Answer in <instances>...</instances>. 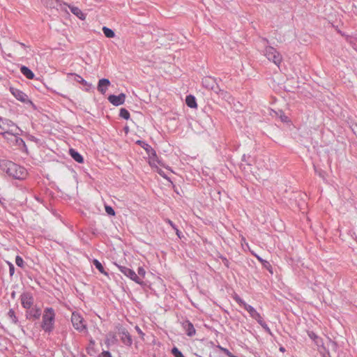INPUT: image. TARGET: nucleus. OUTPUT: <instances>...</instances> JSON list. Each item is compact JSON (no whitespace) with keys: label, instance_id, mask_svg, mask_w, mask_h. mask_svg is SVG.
<instances>
[{"label":"nucleus","instance_id":"obj_37","mask_svg":"<svg viewBox=\"0 0 357 357\" xmlns=\"http://www.w3.org/2000/svg\"><path fill=\"white\" fill-rule=\"evenodd\" d=\"M280 118L282 122H288L289 121V118L283 112H281Z\"/></svg>","mask_w":357,"mask_h":357},{"label":"nucleus","instance_id":"obj_23","mask_svg":"<svg viewBox=\"0 0 357 357\" xmlns=\"http://www.w3.org/2000/svg\"><path fill=\"white\" fill-rule=\"evenodd\" d=\"M8 317L11 320V322L14 324H18L19 321L18 319L15 314V312L13 309H10L8 312Z\"/></svg>","mask_w":357,"mask_h":357},{"label":"nucleus","instance_id":"obj_49","mask_svg":"<svg viewBox=\"0 0 357 357\" xmlns=\"http://www.w3.org/2000/svg\"><path fill=\"white\" fill-rule=\"evenodd\" d=\"M20 142H21V143H22L23 144H25V143H24V140H23L22 139H21V138H20Z\"/></svg>","mask_w":357,"mask_h":357},{"label":"nucleus","instance_id":"obj_7","mask_svg":"<svg viewBox=\"0 0 357 357\" xmlns=\"http://www.w3.org/2000/svg\"><path fill=\"white\" fill-rule=\"evenodd\" d=\"M116 265L118 267L119 270L126 276H127L128 278H129L130 279H131L132 280H133L134 282L139 284H143L142 279L139 278V277L136 274V273L133 270L126 266H120L116 264Z\"/></svg>","mask_w":357,"mask_h":357},{"label":"nucleus","instance_id":"obj_11","mask_svg":"<svg viewBox=\"0 0 357 357\" xmlns=\"http://www.w3.org/2000/svg\"><path fill=\"white\" fill-rule=\"evenodd\" d=\"M10 92L11 94L18 100L23 103H31V101L29 99L28 96L22 91L21 90L10 87Z\"/></svg>","mask_w":357,"mask_h":357},{"label":"nucleus","instance_id":"obj_39","mask_svg":"<svg viewBox=\"0 0 357 357\" xmlns=\"http://www.w3.org/2000/svg\"><path fill=\"white\" fill-rule=\"evenodd\" d=\"M15 268L14 266L12 264H9V273L10 275H13L14 274Z\"/></svg>","mask_w":357,"mask_h":357},{"label":"nucleus","instance_id":"obj_46","mask_svg":"<svg viewBox=\"0 0 357 357\" xmlns=\"http://www.w3.org/2000/svg\"><path fill=\"white\" fill-rule=\"evenodd\" d=\"M227 355L229 357H237L236 356L233 355L231 353H230L229 351L227 352Z\"/></svg>","mask_w":357,"mask_h":357},{"label":"nucleus","instance_id":"obj_41","mask_svg":"<svg viewBox=\"0 0 357 357\" xmlns=\"http://www.w3.org/2000/svg\"><path fill=\"white\" fill-rule=\"evenodd\" d=\"M135 329L138 332L139 334L142 335H144V333H142V330L139 328V326H137L135 327Z\"/></svg>","mask_w":357,"mask_h":357},{"label":"nucleus","instance_id":"obj_47","mask_svg":"<svg viewBox=\"0 0 357 357\" xmlns=\"http://www.w3.org/2000/svg\"><path fill=\"white\" fill-rule=\"evenodd\" d=\"M224 261H225V264L227 266H228V260H227L226 258H225V259H224Z\"/></svg>","mask_w":357,"mask_h":357},{"label":"nucleus","instance_id":"obj_38","mask_svg":"<svg viewBox=\"0 0 357 357\" xmlns=\"http://www.w3.org/2000/svg\"><path fill=\"white\" fill-rule=\"evenodd\" d=\"M165 222H166L168 225H169L172 227V229H176V225H175V224H174V223L171 220H169V219H167V220H165Z\"/></svg>","mask_w":357,"mask_h":357},{"label":"nucleus","instance_id":"obj_18","mask_svg":"<svg viewBox=\"0 0 357 357\" xmlns=\"http://www.w3.org/2000/svg\"><path fill=\"white\" fill-rule=\"evenodd\" d=\"M66 7H68L70 8V11L72 12V13L74 14L75 16H77L79 19L82 20H85L86 15L78 7L68 5V3H67Z\"/></svg>","mask_w":357,"mask_h":357},{"label":"nucleus","instance_id":"obj_14","mask_svg":"<svg viewBox=\"0 0 357 357\" xmlns=\"http://www.w3.org/2000/svg\"><path fill=\"white\" fill-rule=\"evenodd\" d=\"M126 95L123 93L118 96L110 95L108 97V100L114 106H119L125 102Z\"/></svg>","mask_w":357,"mask_h":357},{"label":"nucleus","instance_id":"obj_9","mask_svg":"<svg viewBox=\"0 0 357 357\" xmlns=\"http://www.w3.org/2000/svg\"><path fill=\"white\" fill-rule=\"evenodd\" d=\"M22 306L26 309L34 305V298L31 292H24L20 296Z\"/></svg>","mask_w":357,"mask_h":357},{"label":"nucleus","instance_id":"obj_3","mask_svg":"<svg viewBox=\"0 0 357 357\" xmlns=\"http://www.w3.org/2000/svg\"><path fill=\"white\" fill-rule=\"evenodd\" d=\"M0 128L4 132L2 133L3 135L5 134H9L12 135H19V132L21 130L10 119L0 117Z\"/></svg>","mask_w":357,"mask_h":357},{"label":"nucleus","instance_id":"obj_24","mask_svg":"<svg viewBox=\"0 0 357 357\" xmlns=\"http://www.w3.org/2000/svg\"><path fill=\"white\" fill-rule=\"evenodd\" d=\"M102 32L107 38H112L115 36L114 31L107 26L102 27Z\"/></svg>","mask_w":357,"mask_h":357},{"label":"nucleus","instance_id":"obj_10","mask_svg":"<svg viewBox=\"0 0 357 357\" xmlns=\"http://www.w3.org/2000/svg\"><path fill=\"white\" fill-rule=\"evenodd\" d=\"M42 3L49 8H60L61 10H66L67 3L63 2L61 0H41Z\"/></svg>","mask_w":357,"mask_h":357},{"label":"nucleus","instance_id":"obj_31","mask_svg":"<svg viewBox=\"0 0 357 357\" xmlns=\"http://www.w3.org/2000/svg\"><path fill=\"white\" fill-rule=\"evenodd\" d=\"M262 266L268 270L271 273H273V267L271 264L268 261H263V264H261Z\"/></svg>","mask_w":357,"mask_h":357},{"label":"nucleus","instance_id":"obj_1","mask_svg":"<svg viewBox=\"0 0 357 357\" xmlns=\"http://www.w3.org/2000/svg\"><path fill=\"white\" fill-rule=\"evenodd\" d=\"M0 169L14 179L24 180L28 176L26 168L10 160H0Z\"/></svg>","mask_w":357,"mask_h":357},{"label":"nucleus","instance_id":"obj_33","mask_svg":"<svg viewBox=\"0 0 357 357\" xmlns=\"http://www.w3.org/2000/svg\"><path fill=\"white\" fill-rule=\"evenodd\" d=\"M137 273H138L137 275L139 278L142 277V278H144L146 275V271L144 270V268L143 267L140 266L137 268Z\"/></svg>","mask_w":357,"mask_h":357},{"label":"nucleus","instance_id":"obj_26","mask_svg":"<svg viewBox=\"0 0 357 357\" xmlns=\"http://www.w3.org/2000/svg\"><path fill=\"white\" fill-rule=\"evenodd\" d=\"M257 321L265 330L266 333H268L270 335L272 334L270 328L268 327L267 324L264 321L262 317L259 318Z\"/></svg>","mask_w":357,"mask_h":357},{"label":"nucleus","instance_id":"obj_43","mask_svg":"<svg viewBox=\"0 0 357 357\" xmlns=\"http://www.w3.org/2000/svg\"><path fill=\"white\" fill-rule=\"evenodd\" d=\"M257 257V259L261 263V264H263V261H264L265 260L263 259L261 257H260L259 256H256Z\"/></svg>","mask_w":357,"mask_h":357},{"label":"nucleus","instance_id":"obj_21","mask_svg":"<svg viewBox=\"0 0 357 357\" xmlns=\"http://www.w3.org/2000/svg\"><path fill=\"white\" fill-rule=\"evenodd\" d=\"M185 103L190 108H196L197 107L196 99L192 95H188L186 96Z\"/></svg>","mask_w":357,"mask_h":357},{"label":"nucleus","instance_id":"obj_16","mask_svg":"<svg viewBox=\"0 0 357 357\" xmlns=\"http://www.w3.org/2000/svg\"><path fill=\"white\" fill-rule=\"evenodd\" d=\"M119 334L121 335V340L125 345L130 347L132 344V337L127 330L123 328L120 331Z\"/></svg>","mask_w":357,"mask_h":357},{"label":"nucleus","instance_id":"obj_28","mask_svg":"<svg viewBox=\"0 0 357 357\" xmlns=\"http://www.w3.org/2000/svg\"><path fill=\"white\" fill-rule=\"evenodd\" d=\"M119 116L121 118L128 120L130 118V113H129V112L126 109L121 108L120 109Z\"/></svg>","mask_w":357,"mask_h":357},{"label":"nucleus","instance_id":"obj_48","mask_svg":"<svg viewBox=\"0 0 357 357\" xmlns=\"http://www.w3.org/2000/svg\"><path fill=\"white\" fill-rule=\"evenodd\" d=\"M20 43V45L22 47H26V45H25L24 43Z\"/></svg>","mask_w":357,"mask_h":357},{"label":"nucleus","instance_id":"obj_2","mask_svg":"<svg viewBox=\"0 0 357 357\" xmlns=\"http://www.w3.org/2000/svg\"><path fill=\"white\" fill-rule=\"evenodd\" d=\"M56 313L52 307H46L42 317L41 328L47 333H51L54 329Z\"/></svg>","mask_w":357,"mask_h":357},{"label":"nucleus","instance_id":"obj_15","mask_svg":"<svg viewBox=\"0 0 357 357\" xmlns=\"http://www.w3.org/2000/svg\"><path fill=\"white\" fill-rule=\"evenodd\" d=\"M182 326L188 336L192 337L195 335L196 330L194 325L189 320L183 321Z\"/></svg>","mask_w":357,"mask_h":357},{"label":"nucleus","instance_id":"obj_12","mask_svg":"<svg viewBox=\"0 0 357 357\" xmlns=\"http://www.w3.org/2000/svg\"><path fill=\"white\" fill-rule=\"evenodd\" d=\"M40 315L41 310L36 305H33L30 308H26L25 316L27 319H38L40 318Z\"/></svg>","mask_w":357,"mask_h":357},{"label":"nucleus","instance_id":"obj_42","mask_svg":"<svg viewBox=\"0 0 357 357\" xmlns=\"http://www.w3.org/2000/svg\"><path fill=\"white\" fill-rule=\"evenodd\" d=\"M174 229L176 231V235H177L179 238H181V232L179 231V229H178L177 227H176V229Z\"/></svg>","mask_w":357,"mask_h":357},{"label":"nucleus","instance_id":"obj_25","mask_svg":"<svg viewBox=\"0 0 357 357\" xmlns=\"http://www.w3.org/2000/svg\"><path fill=\"white\" fill-rule=\"evenodd\" d=\"M257 321L265 330L266 333H268L270 335L272 334L270 328L268 327L267 324L264 321L262 317L259 318Z\"/></svg>","mask_w":357,"mask_h":357},{"label":"nucleus","instance_id":"obj_17","mask_svg":"<svg viewBox=\"0 0 357 357\" xmlns=\"http://www.w3.org/2000/svg\"><path fill=\"white\" fill-rule=\"evenodd\" d=\"M110 85V81L108 79L102 78L98 81V91L102 94H105L107 87Z\"/></svg>","mask_w":357,"mask_h":357},{"label":"nucleus","instance_id":"obj_35","mask_svg":"<svg viewBox=\"0 0 357 357\" xmlns=\"http://www.w3.org/2000/svg\"><path fill=\"white\" fill-rule=\"evenodd\" d=\"M250 156H247L246 155H243L242 157V160L246 162L248 165H251V161L250 160Z\"/></svg>","mask_w":357,"mask_h":357},{"label":"nucleus","instance_id":"obj_32","mask_svg":"<svg viewBox=\"0 0 357 357\" xmlns=\"http://www.w3.org/2000/svg\"><path fill=\"white\" fill-rule=\"evenodd\" d=\"M15 264L17 266L23 268L24 267V260L20 256H17L15 258Z\"/></svg>","mask_w":357,"mask_h":357},{"label":"nucleus","instance_id":"obj_30","mask_svg":"<svg viewBox=\"0 0 357 357\" xmlns=\"http://www.w3.org/2000/svg\"><path fill=\"white\" fill-rule=\"evenodd\" d=\"M172 354L174 356V357H185L182 352L176 347L172 348Z\"/></svg>","mask_w":357,"mask_h":357},{"label":"nucleus","instance_id":"obj_40","mask_svg":"<svg viewBox=\"0 0 357 357\" xmlns=\"http://www.w3.org/2000/svg\"><path fill=\"white\" fill-rule=\"evenodd\" d=\"M309 337L312 339H315L317 337V335H315L314 333H309Z\"/></svg>","mask_w":357,"mask_h":357},{"label":"nucleus","instance_id":"obj_34","mask_svg":"<svg viewBox=\"0 0 357 357\" xmlns=\"http://www.w3.org/2000/svg\"><path fill=\"white\" fill-rule=\"evenodd\" d=\"M105 211L109 215H115V211H114V208L112 206H105Z\"/></svg>","mask_w":357,"mask_h":357},{"label":"nucleus","instance_id":"obj_5","mask_svg":"<svg viewBox=\"0 0 357 357\" xmlns=\"http://www.w3.org/2000/svg\"><path fill=\"white\" fill-rule=\"evenodd\" d=\"M71 322L74 328L78 332H84L87 329L84 318L77 312H73L72 313Z\"/></svg>","mask_w":357,"mask_h":357},{"label":"nucleus","instance_id":"obj_50","mask_svg":"<svg viewBox=\"0 0 357 357\" xmlns=\"http://www.w3.org/2000/svg\"><path fill=\"white\" fill-rule=\"evenodd\" d=\"M105 344H107V345H109V340H106V341H105Z\"/></svg>","mask_w":357,"mask_h":357},{"label":"nucleus","instance_id":"obj_13","mask_svg":"<svg viewBox=\"0 0 357 357\" xmlns=\"http://www.w3.org/2000/svg\"><path fill=\"white\" fill-rule=\"evenodd\" d=\"M68 77H73L74 81L77 83L81 84L83 86V90L86 91H89L91 90L92 87V84L86 82L84 78H82L80 75L75 73H69L68 75Z\"/></svg>","mask_w":357,"mask_h":357},{"label":"nucleus","instance_id":"obj_4","mask_svg":"<svg viewBox=\"0 0 357 357\" xmlns=\"http://www.w3.org/2000/svg\"><path fill=\"white\" fill-rule=\"evenodd\" d=\"M264 55L270 61L275 63L277 66H280L282 61L281 54L272 46H266L264 50Z\"/></svg>","mask_w":357,"mask_h":357},{"label":"nucleus","instance_id":"obj_8","mask_svg":"<svg viewBox=\"0 0 357 357\" xmlns=\"http://www.w3.org/2000/svg\"><path fill=\"white\" fill-rule=\"evenodd\" d=\"M203 87L208 90H212L216 93L222 91L218 86L215 79L212 77H204L202 80Z\"/></svg>","mask_w":357,"mask_h":357},{"label":"nucleus","instance_id":"obj_44","mask_svg":"<svg viewBox=\"0 0 357 357\" xmlns=\"http://www.w3.org/2000/svg\"><path fill=\"white\" fill-rule=\"evenodd\" d=\"M279 350L282 353H284L286 351L285 348L282 346L280 347Z\"/></svg>","mask_w":357,"mask_h":357},{"label":"nucleus","instance_id":"obj_45","mask_svg":"<svg viewBox=\"0 0 357 357\" xmlns=\"http://www.w3.org/2000/svg\"><path fill=\"white\" fill-rule=\"evenodd\" d=\"M89 344H90V345L93 346L95 344V340L93 339H91L89 341Z\"/></svg>","mask_w":357,"mask_h":357},{"label":"nucleus","instance_id":"obj_22","mask_svg":"<svg viewBox=\"0 0 357 357\" xmlns=\"http://www.w3.org/2000/svg\"><path fill=\"white\" fill-rule=\"evenodd\" d=\"M93 264L101 273L107 275V273L105 271L103 266L98 259H94L93 260Z\"/></svg>","mask_w":357,"mask_h":357},{"label":"nucleus","instance_id":"obj_51","mask_svg":"<svg viewBox=\"0 0 357 357\" xmlns=\"http://www.w3.org/2000/svg\"><path fill=\"white\" fill-rule=\"evenodd\" d=\"M266 43H268L267 39H264Z\"/></svg>","mask_w":357,"mask_h":357},{"label":"nucleus","instance_id":"obj_20","mask_svg":"<svg viewBox=\"0 0 357 357\" xmlns=\"http://www.w3.org/2000/svg\"><path fill=\"white\" fill-rule=\"evenodd\" d=\"M70 156L77 162L82 163L84 158L80 153L73 149H70L69 151Z\"/></svg>","mask_w":357,"mask_h":357},{"label":"nucleus","instance_id":"obj_36","mask_svg":"<svg viewBox=\"0 0 357 357\" xmlns=\"http://www.w3.org/2000/svg\"><path fill=\"white\" fill-rule=\"evenodd\" d=\"M100 357H112V354L109 351H103L100 355Z\"/></svg>","mask_w":357,"mask_h":357},{"label":"nucleus","instance_id":"obj_19","mask_svg":"<svg viewBox=\"0 0 357 357\" xmlns=\"http://www.w3.org/2000/svg\"><path fill=\"white\" fill-rule=\"evenodd\" d=\"M21 73L29 79H32L34 77V73L26 66H22L20 68Z\"/></svg>","mask_w":357,"mask_h":357},{"label":"nucleus","instance_id":"obj_29","mask_svg":"<svg viewBox=\"0 0 357 357\" xmlns=\"http://www.w3.org/2000/svg\"><path fill=\"white\" fill-rule=\"evenodd\" d=\"M137 144H139L143 149H144L147 152H149L150 150L153 151V149L150 145H149L145 142L138 140Z\"/></svg>","mask_w":357,"mask_h":357},{"label":"nucleus","instance_id":"obj_27","mask_svg":"<svg viewBox=\"0 0 357 357\" xmlns=\"http://www.w3.org/2000/svg\"><path fill=\"white\" fill-rule=\"evenodd\" d=\"M257 321L265 330L266 333H268L270 335L272 334L270 328L268 327L267 324L264 321L262 317L259 318Z\"/></svg>","mask_w":357,"mask_h":357},{"label":"nucleus","instance_id":"obj_6","mask_svg":"<svg viewBox=\"0 0 357 357\" xmlns=\"http://www.w3.org/2000/svg\"><path fill=\"white\" fill-rule=\"evenodd\" d=\"M234 301L241 306L243 307V308L248 311L250 314V316L257 321L259 318L261 317V314L250 305L247 304L240 296L236 295L234 296Z\"/></svg>","mask_w":357,"mask_h":357}]
</instances>
